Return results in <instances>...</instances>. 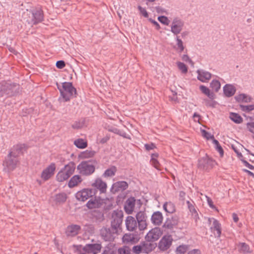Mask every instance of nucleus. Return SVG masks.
I'll return each instance as SVG.
<instances>
[{"label":"nucleus","instance_id":"774afa93","mask_svg":"<svg viewBox=\"0 0 254 254\" xmlns=\"http://www.w3.org/2000/svg\"><path fill=\"white\" fill-rule=\"evenodd\" d=\"M188 254H200V252L197 249H194L190 251Z\"/></svg>","mask_w":254,"mask_h":254},{"label":"nucleus","instance_id":"a19ab883","mask_svg":"<svg viewBox=\"0 0 254 254\" xmlns=\"http://www.w3.org/2000/svg\"><path fill=\"white\" fill-rule=\"evenodd\" d=\"M230 119L236 124H240L243 122V118L238 114L231 113L229 116Z\"/></svg>","mask_w":254,"mask_h":254},{"label":"nucleus","instance_id":"3c124183","mask_svg":"<svg viewBox=\"0 0 254 254\" xmlns=\"http://www.w3.org/2000/svg\"><path fill=\"white\" fill-rule=\"evenodd\" d=\"M132 254H139L143 253L142 248L140 243L139 245L134 246L131 249Z\"/></svg>","mask_w":254,"mask_h":254},{"label":"nucleus","instance_id":"13d9d810","mask_svg":"<svg viewBox=\"0 0 254 254\" xmlns=\"http://www.w3.org/2000/svg\"><path fill=\"white\" fill-rule=\"evenodd\" d=\"M150 163L157 169H160V164L158 161L157 159H154V158H153V160H150Z\"/></svg>","mask_w":254,"mask_h":254},{"label":"nucleus","instance_id":"37998d69","mask_svg":"<svg viewBox=\"0 0 254 254\" xmlns=\"http://www.w3.org/2000/svg\"><path fill=\"white\" fill-rule=\"evenodd\" d=\"M239 251L243 253H251L250 249L248 245L245 243H240L238 245Z\"/></svg>","mask_w":254,"mask_h":254},{"label":"nucleus","instance_id":"e2e57ef3","mask_svg":"<svg viewBox=\"0 0 254 254\" xmlns=\"http://www.w3.org/2000/svg\"><path fill=\"white\" fill-rule=\"evenodd\" d=\"M145 149L147 151H150L155 148V145L153 143L146 144L144 145Z\"/></svg>","mask_w":254,"mask_h":254},{"label":"nucleus","instance_id":"473e14b6","mask_svg":"<svg viewBox=\"0 0 254 254\" xmlns=\"http://www.w3.org/2000/svg\"><path fill=\"white\" fill-rule=\"evenodd\" d=\"M91 215L92 218L98 222H101L104 219V216L103 212L99 210L93 211Z\"/></svg>","mask_w":254,"mask_h":254},{"label":"nucleus","instance_id":"0e129e2a","mask_svg":"<svg viewBox=\"0 0 254 254\" xmlns=\"http://www.w3.org/2000/svg\"><path fill=\"white\" fill-rule=\"evenodd\" d=\"M232 147L233 150L235 151V152L237 153L238 157L239 158H240V159H242L243 158V156L242 155V153L238 151L237 148L235 147L234 145H232Z\"/></svg>","mask_w":254,"mask_h":254},{"label":"nucleus","instance_id":"f03ea898","mask_svg":"<svg viewBox=\"0 0 254 254\" xmlns=\"http://www.w3.org/2000/svg\"><path fill=\"white\" fill-rule=\"evenodd\" d=\"M20 91V85L10 80L0 82V98L16 96Z\"/></svg>","mask_w":254,"mask_h":254},{"label":"nucleus","instance_id":"338daca9","mask_svg":"<svg viewBox=\"0 0 254 254\" xmlns=\"http://www.w3.org/2000/svg\"><path fill=\"white\" fill-rule=\"evenodd\" d=\"M215 147H216V149L219 153L220 156L221 157H222L224 154V151H223V149L222 148V147L220 146V145H219L218 146H217Z\"/></svg>","mask_w":254,"mask_h":254},{"label":"nucleus","instance_id":"79ce46f5","mask_svg":"<svg viewBox=\"0 0 254 254\" xmlns=\"http://www.w3.org/2000/svg\"><path fill=\"white\" fill-rule=\"evenodd\" d=\"M85 123V119H80L79 120L74 122L71 127L74 129H78L82 128L84 126Z\"/></svg>","mask_w":254,"mask_h":254},{"label":"nucleus","instance_id":"2f4dec72","mask_svg":"<svg viewBox=\"0 0 254 254\" xmlns=\"http://www.w3.org/2000/svg\"><path fill=\"white\" fill-rule=\"evenodd\" d=\"M199 89L202 93L206 95L209 98L213 99L215 98L214 93L211 92L210 89L204 85H201L199 86Z\"/></svg>","mask_w":254,"mask_h":254},{"label":"nucleus","instance_id":"ddd939ff","mask_svg":"<svg viewBox=\"0 0 254 254\" xmlns=\"http://www.w3.org/2000/svg\"><path fill=\"white\" fill-rule=\"evenodd\" d=\"M26 149L27 147L25 144H17L13 146L9 154L14 158H17L20 155L23 154Z\"/></svg>","mask_w":254,"mask_h":254},{"label":"nucleus","instance_id":"aec40b11","mask_svg":"<svg viewBox=\"0 0 254 254\" xmlns=\"http://www.w3.org/2000/svg\"><path fill=\"white\" fill-rule=\"evenodd\" d=\"M136 199L133 197L128 198L126 201L124 209L125 211L128 214L132 213L134 210Z\"/></svg>","mask_w":254,"mask_h":254},{"label":"nucleus","instance_id":"ea45409f","mask_svg":"<svg viewBox=\"0 0 254 254\" xmlns=\"http://www.w3.org/2000/svg\"><path fill=\"white\" fill-rule=\"evenodd\" d=\"M66 195L64 193H61L56 194L54 196V200L57 203H64L66 199Z\"/></svg>","mask_w":254,"mask_h":254},{"label":"nucleus","instance_id":"69168bd1","mask_svg":"<svg viewBox=\"0 0 254 254\" xmlns=\"http://www.w3.org/2000/svg\"><path fill=\"white\" fill-rule=\"evenodd\" d=\"M149 21L155 26L156 29L157 30H159L160 28V25L157 21H155L154 20L151 18H149Z\"/></svg>","mask_w":254,"mask_h":254},{"label":"nucleus","instance_id":"de8ad7c7","mask_svg":"<svg viewBox=\"0 0 254 254\" xmlns=\"http://www.w3.org/2000/svg\"><path fill=\"white\" fill-rule=\"evenodd\" d=\"M95 154V152L94 151L87 150L81 153L80 157L84 159L89 158L93 157Z\"/></svg>","mask_w":254,"mask_h":254},{"label":"nucleus","instance_id":"f3484780","mask_svg":"<svg viewBox=\"0 0 254 254\" xmlns=\"http://www.w3.org/2000/svg\"><path fill=\"white\" fill-rule=\"evenodd\" d=\"M128 188V184L125 181H119L114 183L111 189V191L113 193H116L118 191H122L126 190Z\"/></svg>","mask_w":254,"mask_h":254},{"label":"nucleus","instance_id":"dca6fc26","mask_svg":"<svg viewBox=\"0 0 254 254\" xmlns=\"http://www.w3.org/2000/svg\"><path fill=\"white\" fill-rule=\"evenodd\" d=\"M97 190H99L100 193H105L107 190V185L101 178H97L91 185Z\"/></svg>","mask_w":254,"mask_h":254},{"label":"nucleus","instance_id":"bf43d9fd","mask_svg":"<svg viewBox=\"0 0 254 254\" xmlns=\"http://www.w3.org/2000/svg\"><path fill=\"white\" fill-rule=\"evenodd\" d=\"M202 135L203 137L206 138L207 139L213 138L214 136L211 135L210 133L208 132L205 130H202L201 131Z\"/></svg>","mask_w":254,"mask_h":254},{"label":"nucleus","instance_id":"7c9ffc66","mask_svg":"<svg viewBox=\"0 0 254 254\" xmlns=\"http://www.w3.org/2000/svg\"><path fill=\"white\" fill-rule=\"evenodd\" d=\"M70 177L74 173L75 169V164L73 162H69L68 164L64 166L62 169Z\"/></svg>","mask_w":254,"mask_h":254},{"label":"nucleus","instance_id":"b1692460","mask_svg":"<svg viewBox=\"0 0 254 254\" xmlns=\"http://www.w3.org/2000/svg\"><path fill=\"white\" fill-rule=\"evenodd\" d=\"M80 227L77 225H71L67 227L65 233L67 236L73 237L77 235Z\"/></svg>","mask_w":254,"mask_h":254},{"label":"nucleus","instance_id":"864d4df0","mask_svg":"<svg viewBox=\"0 0 254 254\" xmlns=\"http://www.w3.org/2000/svg\"><path fill=\"white\" fill-rule=\"evenodd\" d=\"M158 20L161 23H162L163 24L165 25H169L170 23V21L169 20V19L167 17L165 16H160L158 17Z\"/></svg>","mask_w":254,"mask_h":254},{"label":"nucleus","instance_id":"c85d7f7f","mask_svg":"<svg viewBox=\"0 0 254 254\" xmlns=\"http://www.w3.org/2000/svg\"><path fill=\"white\" fill-rule=\"evenodd\" d=\"M150 242L146 241V242L144 241L140 243L143 253H149L155 249L154 244Z\"/></svg>","mask_w":254,"mask_h":254},{"label":"nucleus","instance_id":"0eeeda50","mask_svg":"<svg viewBox=\"0 0 254 254\" xmlns=\"http://www.w3.org/2000/svg\"><path fill=\"white\" fill-rule=\"evenodd\" d=\"M96 192L97 190L96 189H84L78 191L75 194V197L77 199L84 201L95 195Z\"/></svg>","mask_w":254,"mask_h":254},{"label":"nucleus","instance_id":"7ed1b4c3","mask_svg":"<svg viewBox=\"0 0 254 254\" xmlns=\"http://www.w3.org/2000/svg\"><path fill=\"white\" fill-rule=\"evenodd\" d=\"M57 85L64 101L67 102L70 100V98L76 96V90L71 82H64L61 84L57 83Z\"/></svg>","mask_w":254,"mask_h":254},{"label":"nucleus","instance_id":"423d86ee","mask_svg":"<svg viewBox=\"0 0 254 254\" xmlns=\"http://www.w3.org/2000/svg\"><path fill=\"white\" fill-rule=\"evenodd\" d=\"M79 173L84 176L91 175L95 171V167L88 161H82L77 167Z\"/></svg>","mask_w":254,"mask_h":254},{"label":"nucleus","instance_id":"1a4fd4ad","mask_svg":"<svg viewBox=\"0 0 254 254\" xmlns=\"http://www.w3.org/2000/svg\"><path fill=\"white\" fill-rule=\"evenodd\" d=\"M136 220L138 224V228L140 231H143L147 228V216L144 211L138 212L135 216Z\"/></svg>","mask_w":254,"mask_h":254},{"label":"nucleus","instance_id":"9d476101","mask_svg":"<svg viewBox=\"0 0 254 254\" xmlns=\"http://www.w3.org/2000/svg\"><path fill=\"white\" fill-rule=\"evenodd\" d=\"M173 238L171 235H165L160 240L158 244V248L161 251H166L171 246Z\"/></svg>","mask_w":254,"mask_h":254},{"label":"nucleus","instance_id":"39448f33","mask_svg":"<svg viewBox=\"0 0 254 254\" xmlns=\"http://www.w3.org/2000/svg\"><path fill=\"white\" fill-rule=\"evenodd\" d=\"M119 232V231L111 226L110 228L104 227L100 230V234L104 241L111 242L114 240Z\"/></svg>","mask_w":254,"mask_h":254},{"label":"nucleus","instance_id":"49530a36","mask_svg":"<svg viewBox=\"0 0 254 254\" xmlns=\"http://www.w3.org/2000/svg\"><path fill=\"white\" fill-rule=\"evenodd\" d=\"M210 86L213 90L217 92L221 87L220 82L217 80H213L210 84Z\"/></svg>","mask_w":254,"mask_h":254},{"label":"nucleus","instance_id":"58836bf2","mask_svg":"<svg viewBox=\"0 0 254 254\" xmlns=\"http://www.w3.org/2000/svg\"><path fill=\"white\" fill-rule=\"evenodd\" d=\"M74 144L78 148L83 149L87 146V142L82 138H78L74 141Z\"/></svg>","mask_w":254,"mask_h":254},{"label":"nucleus","instance_id":"412c9836","mask_svg":"<svg viewBox=\"0 0 254 254\" xmlns=\"http://www.w3.org/2000/svg\"><path fill=\"white\" fill-rule=\"evenodd\" d=\"M163 216L160 211L154 212L151 216V221L155 226H160L163 222Z\"/></svg>","mask_w":254,"mask_h":254},{"label":"nucleus","instance_id":"a211bd4d","mask_svg":"<svg viewBox=\"0 0 254 254\" xmlns=\"http://www.w3.org/2000/svg\"><path fill=\"white\" fill-rule=\"evenodd\" d=\"M178 223V218L177 216H174L168 217L163 224V227L164 229L172 230L177 225Z\"/></svg>","mask_w":254,"mask_h":254},{"label":"nucleus","instance_id":"09e8293b","mask_svg":"<svg viewBox=\"0 0 254 254\" xmlns=\"http://www.w3.org/2000/svg\"><path fill=\"white\" fill-rule=\"evenodd\" d=\"M118 254H132L131 249L128 246H123L118 250Z\"/></svg>","mask_w":254,"mask_h":254},{"label":"nucleus","instance_id":"8fccbe9b","mask_svg":"<svg viewBox=\"0 0 254 254\" xmlns=\"http://www.w3.org/2000/svg\"><path fill=\"white\" fill-rule=\"evenodd\" d=\"M240 109L245 112L249 113L254 110V104L248 105H240Z\"/></svg>","mask_w":254,"mask_h":254},{"label":"nucleus","instance_id":"72a5a7b5","mask_svg":"<svg viewBox=\"0 0 254 254\" xmlns=\"http://www.w3.org/2000/svg\"><path fill=\"white\" fill-rule=\"evenodd\" d=\"M235 99L238 102H244L246 103L250 102L252 100L251 97L245 94H240L236 96Z\"/></svg>","mask_w":254,"mask_h":254},{"label":"nucleus","instance_id":"c03bdc74","mask_svg":"<svg viewBox=\"0 0 254 254\" xmlns=\"http://www.w3.org/2000/svg\"><path fill=\"white\" fill-rule=\"evenodd\" d=\"M190 249V246L188 245H181L177 248L176 253L177 254H184Z\"/></svg>","mask_w":254,"mask_h":254},{"label":"nucleus","instance_id":"20e7f679","mask_svg":"<svg viewBox=\"0 0 254 254\" xmlns=\"http://www.w3.org/2000/svg\"><path fill=\"white\" fill-rule=\"evenodd\" d=\"M123 217L124 213L122 210H114L112 213L111 226L120 232L122 229Z\"/></svg>","mask_w":254,"mask_h":254},{"label":"nucleus","instance_id":"9b49d317","mask_svg":"<svg viewBox=\"0 0 254 254\" xmlns=\"http://www.w3.org/2000/svg\"><path fill=\"white\" fill-rule=\"evenodd\" d=\"M19 161L17 158H14L12 155L8 154L5 158L3 165L7 168L8 171H11L14 170Z\"/></svg>","mask_w":254,"mask_h":254},{"label":"nucleus","instance_id":"cd10ccee","mask_svg":"<svg viewBox=\"0 0 254 254\" xmlns=\"http://www.w3.org/2000/svg\"><path fill=\"white\" fill-rule=\"evenodd\" d=\"M102 201L100 199L94 198L91 199L86 204V206L89 209L99 208L102 205Z\"/></svg>","mask_w":254,"mask_h":254},{"label":"nucleus","instance_id":"5fc2aeb1","mask_svg":"<svg viewBox=\"0 0 254 254\" xmlns=\"http://www.w3.org/2000/svg\"><path fill=\"white\" fill-rule=\"evenodd\" d=\"M177 65H178V68L180 70H181L183 73H186L187 72L188 67L185 64H184L182 62H178L177 63Z\"/></svg>","mask_w":254,"mask_h":254},{"label":"nucleus","instance_id":"052dcab7","mask_svg":"<svg viewBox=\"0 0 254 254\" xmlns=\"http://www.w3.org/2000/svg\"><path fill=\"white\" fill-rule=\"evenodd\" d=\"M65 66V63L64 61H59L56 63V66L60 69L64 68Z\"/></svg>","mask_w":254,"mask_h":254},{"label":"nucleus","instance_id":"f257e3e1","mask_svg":"<svg viewBox=\"0 0 254 254\" xmlns=\"http://www.w3.org/2000/svg\"><path fill=\"white\" fill-rule=\"evenodd\" d=\"M44 13L41 7H36L27 10L23 13V21L30 26L41 22L44 20Z\"/></svg>","mask_w":254,"mask_h":254},{"label":"nucleus","instance_id":"c9c22d12","mask_svg":"<svg viewBox=\"0 0 254 254\" xmlns=\"http://www.w3.org/2000/svg\"><path fill=\"white\" fill-rule=\"evenodd\" d=\"M69 178V176L65 173V172L62 169L57 175L56 179L58 182H62Z\"/></svg>","mask_w":254,"mask_h":254},{"label":"nucleus","instance_id":"a878e982","mask_svg":"<svg viewBox=\"0 0 254 254\" xmlns=\"http://www.w3.org/2000/svg\"><path fill=\"white\" fill-rule=\"evenodd\" d=\"M101 248V245L100 244L86 245V250H88V254H97L100 252Z\"/></svg>","mask_w":254,"mask_h":254},{"label":"nucleus","instance_id":"6e6d98bb","mask_svg":"<svg viewBox=\"0 0 254 254\" xmlns=\"http://www.w3.org/2000/svg\"><path fill=\"white\" fill-rule=\"evenodd\" d=\"M77 251L79 254H88V250H86V245L84 247L81 245L77 246Z\"/></svg>","mask_w":254,"mask_h":254},{"label":"nucleus","instance_id":"2eb2a0df","mask_svg":"<svg viewBox=\"0 0 254 254\" xmlns=\"http://www.w3.org/2000/svg\"><path fill=\"white\" fill-rule=\"evenodd\" d=\"M161 235V231L158 228L151 230L146 235L145 240L149 242H154L159 239Z\"/></svg>","mask_w":254,"mask_h":254},{"label":"nucleus","instance_id":"4be33fe9","mask_svg":"<svg viewBox=\"0 0 254 254\" xmlns=\"http://www.w3.org/2000/svg\"><path fill=\"white\" fill-rule=\"evenodd\" d=\"M196 72L197 73V79L201 82H207L211 77V74L204 70L198 69Z\"/></svg>","mask_w":254,"mask_h":254},{"label":"nucleus","instance_id":"680f3d73","mask_svg":"<svg viewBox=\"0 0 254 254\" xmlns=\"http://www.w3.org/2000/svg\"><path fill=\"white\" fill-rule=\"evenodd\" d=\"M241 160L243 163L244 165L249 168L251 170H254V166L250 163H249L247 161L244 160L243 159H241Z\"/></svg>","mask_w":254,"mask_h":254},{"label":"nucleus","instance_id":"f704fd0d","mask_svg":"<svg viewBox=\"0 0 254 254\" xmlns=\"http://www.w3.org/2000/svg\"><path fill=\"white\" fill-rule=\"evenodd\" d=\"M163 207L164 210L167 213H173L175 211V205L171 202L165 203Z\"/></svg>","mask_w":254,"mask_h":254},{"label":"nucleus","instance_id":"6ab92c4d","mask_svg":"<svg viewBox=\"0 0 254 254\" xmlns=\"http://www.w3.org/2000/svg\"><path fill=\"white\" fill-rule=\"evenodd\" d=\"M125 222L127 229L129 231H134L138 227L136 219L132 216H127Z\"/></svg>","mask_w":254,"mask_h":254},{"label":"nucleus","instance_id":"4c0bfd02","mask_svg":"<svg viewBox=\"0 0 254 254\" xmlns=\"http://www.w3.org/2000/svg\"><path fill=\"white\" fill-rule=\"evenodd\" d=\"M117 171V168L114 166H112L105 171L103 174V176L105 178L113 177L115 175Z\"/></svg>","mask_w":254,"mask_h":254},{"label":"nucleus","instance_id":"393cba45","mask_svg":"<svg viewBox=\"0 0 254 254\" xmlns=\"http://www.w3.org/2000/svg\"><path fill=\"white\" fill-rule=\"evenodd\" d=\"M210 230L216 237H220L221 234V224L217 220H213V223L210 226Z\"/></svg>","mask_w":254,"mask_h":254},{"label":"nucleus","instance_id":"c756f323","mask_svg":"<svg viewBox=\"0 0 254 254\" xmlns=\"http://www.w3.org/2000/svg\"><path fill=\"white\" fill-rule=\"evenodd\" d=\"M82 179L79 175H74L69 180L68 186L70 188H72L77 186L79 184L81 183Z\"/></svg>","mask_w":254,"mask_h":254},{"label":"nucleus","instance_id":"e433bc0d","mask_svg":"<svg viewBox=\"0 0 254 254\" xmlns=\"http://www.w3.org/2000/svg\"><path fill=\"white\" fill-rule=\"evenodd\" d=\"M176 45L174 47V48L177 51H178V53H181L182 52H183L185 49L183 42L178 36L176 37Z\"/></svg>","mask_w":254,"mask_h":254},{"label":"nucleus","instance_id":"f8f14e48","mask_svg":"<svg viewBox=\"0 0 254 254\" xmlns=\"http://www.w3.org/2000/svg\"><path fill=\"white\" fill-rule=\"evenodd\" d=\"M213 163L212 159L206 156L198 160V167L201 169L207 170L212 167Z\"/></svg>","mask_w":254,"mask_h":254},{"label":"nucleus","instance_id":"4468645a","mask_svg":"<svg viewBox=\"0 0 254 254\" xmlns=\"http://www.w3.org/2000/svg\"><path fill=\"white\" fill-rule=\"evenodd\" d=\"M55 170V164L52 163L42 171L41 175V178L44 181L48 180L54 175Z\"/></svg>","mask_w":254,"mask_h":254},{"label":"nucleus","instance_id":"4d7b16f0","mask_svg":"<svg viewBox=\"0 0 254 254\" xmlns=\"http://www.w3.org/2000/svg\"><path fill=\"white\" fill-rule=\"evenodd\" d=\"M138 9L139 10L140 13L145 17L147 18L148 17V14L146 9L142 7L139 5L138 6Z\"/></svg>","mask_w":254,"mask_h":254},{"label":"nucleus","instance_id":"603ef678","mask_svg":"<svg viewBox=\"0 0 254 254\" xmlns=\"http://www.w3.org/2000/svg\"><path fill=\"white\" fill-rule=\"evenodd\" d=\"M251 121H254V116L250 117ZM247 128L249 131L254 134V122H251L247 124Z\"/></svg>","mask_w":254,"mask_h":254},{"label":"nucleus","instance_id":"bb28decb","mask_svg":"<svg viewBox=\"0 0 254 254\" xmlns=\"http://www.w3.org/2000/svg\"><path fill=\"white\" fill-rule=\"evenodd\" d=\"M235 87L231 84H226L223 87L224 95L228 97L233 96L236 92Z\"/></svg>","mask_w":254,"mask_h":254},{"label":"nucleus","instance_id":"a18cd8bd","mask_svg":"<svg viewBox=\"0 0 254 254\" xmlns=\"http://www.w3.org/2000/svg\"><path fill=\"white\" fill-rule=\"evenodd\" d=\"M187 203L190 211L192 215L194 217V218L196 221L197 219L198 218V216L194 205L189 201H187Z\"/></svg>","mask_w":254,"mask_h":254},{"label":"nucleus","instance_id":"6e6552de","mask_svg":"<svg viewBox=\"0 0 254 254\" xmlns=\"http://www.w3.org/2000/svg\"><path fill=\"white\" fill-rule=\"evenodd\" d=\"M184 21L178 17L173 18L171 25V31L175 35H178L182 31L184 26Z\"/></svg>","mask_w":254,"mask_h":254},{"label":"nucleus","instance_id":"5701e85b","mask_svg":"<svg viewBox=\"0 0 254 254\" xmlns=\"http://www.w3.org/2000/svg\"><path fill=\"white\" fill-rule=\"evenodd\" d=\"M122 241L126 244H134L138 241V239L133 234H125L122 238Z\"/></svg>","mask_w":254,"mask_h":254}]
</instances>
